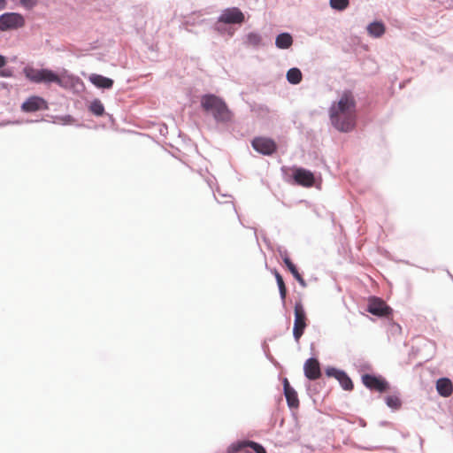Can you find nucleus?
<instances>
[{
  "label": "nucleus",
  "mask_w": 453,
  "mask_h": 453,
  "mask_svg": "<svg viewBox=\"0 0 453 453\" xmlns=\"http://www.w3.org/2000/svg\"><path fill=\"white\" fill-rule=\"evenodd\" d=\"M332 126L342 133H349L356 127L357 103L351 90H344L339 101L329 107Z\"/></svg>",
  "instance_id": "1"
},
{
  "label": "nucleus",
  "mask_w": 453,
  "mask_h": 453,
  "mask_svg": "<svg viewBox=\"0 0 453 453\" xmlns=\"http://www.w3.org/2000/svg\"><path fill=\"white\" fill-rule=\"evenodd\" d=\"M201 107L206 112H210L217 123H228L233 119V112L227 106L225 100L211 93L201 96Z\"/></svg>",
  "instance_id": "2"
},
{
  "label": "nucleus",
  "mask_w": 453,
  "mask_h": 453,
  "mask_svg": "<svg viewBox=\"0 0 453 453\" xmlns=\"http://www.w3.org/2000/svg\"><path fill=\"white\" fill-rule=\"evenodd\" d=\"M23 73L29 81L35 84H51L55 77V71L51 69H36L29 65L23 68Z\"/></svg>",
  "instance_id": "3"
},
{
  "label": "nucleus",
  "mask_w": 453,
  "mask_h": 453,
  "mask_svg": "<svg viewBox=\"0 0 453 453\" xmlns=\"http://www.w3.org/2000/svg\"><path fill=\"white\" fill-rule=\"evenodd\" d=\"M294 316L293 337L296 342H299L307 326L306 312L301 301L296 302L295 303Z\"/></svg>",
  "instance_id": "4"
},
{
  "label": "nucleus",
  "mask_w": 453,
  "mask_h": 453,
  "mask_svg": "<svg viewBox=\"0 0 453 453\" xmlns=\"http://www.w3.org/2000/svg\"><path fill=\"white\" fill-rule=\"evenodd\" d=\"M25 18L19 12H7L0 15V31L17 30L25 26Z\"/></svg>",
  "instance_id": "5"
},
{
  "label": "nucleus",
  "mask_w": 453,
  "mask_h": 453,
  "mask_svg": "<svg viewBox=\"0 0 453 453\" xmlns=\"http://www.w3.org/2000/svg\"><path fill=\"white\" fill-rule=\"evenodd\" d=\"M366 311L377 317L388 319L393 313V309L381 298L371 296L368 300Z\"/></svg>",
  "instance_id": "6"
},
{
  "label": "nucleus",
  "mask_w": 453,
  "mask_h": 453,
  "mask_svg": "<svg viewBox=\"0 0 453 453\" xmlns=\"http://www.w3.org/2000/svg\"><path fill=\"white\" fill-rule=\"evenodd\" d=\"M254 150L264 156H272L278 150L276 142L269 137L257 136L251 142Z\"/></svg>",
  "instance_id": "7"
},
{
  "label": "nucleus",
  "mask_w": 453,
  "mask_h": 453,
  "mask_svg": "<svg viewBox=\"0 0 453 453\" xmlns=\"http://www.w3.org/2000/svg\"><path fill=\"white\" fill-rule=\"evenodd\" d=\"M361 379L363 384L370 390L384 393L389 389L388 381L381 375L365 373Z\"/></svg>",
  "instance_id": "8"
},
{
  "label": "nucleus",
  "mask_w": 453,
  "mask_h": 453,
  "mask_svg": "<svg viewBox=\"0 0 453 453\" xmlns=\"http://www.w3.org/2000/svg\"><path fill=\"white\" fill-rule=\"evenodd\" d=\"M245 17L238 7H229L222 11L218 17V22L228 25H240L243 23Z\"/></svg>",
  "instance_id": "9"
},
{
  "label": "nucleus",
  "mask_w": 453,
  "mask_h": 453,
  "mask_svg": "<svg viewBox=\"0 0 453 453\" xmlns=\"http://www.w3.org/2000/svg\"><path fill=\"white\" fill-rule=\"evenodd\" d=\"M293 183L303 187H312L315 183L314 173L303 167H294L292 169Z\"/></svg>",
  "instance_id": "10"
},
{
  "label": "nucleus",
  "mask_w": 453,
  "mask_h": 453,
  "mask_svg": "<svg viewBox=\"0 0 453 453\" xmlns=\"http://www.w3.org/2000/svg\"><path fill=\"white\" fill-rule=\"evenodd\" d=\"M53 83L64 88H74L77 85H83L82 81L78 76L70 74L65 70L60 74L55 72Z\"/></svg>",
  "instance_id": "11"
},
{
  "label": "nucleus",
  "mask_w": 453,
  "mask_h": 453,
  "mask_svg": "<svg viewBox=\"0 0 453 453\" xmlns=\"http://www.w3.org/2000/svg\"><path fill=\"white\" fill-rule=\"evenodd\" d=\"M20 108L24 112H35L37 111L47 110L48 103L42 96H32L22 103Z\"/></svg>",
  "instance_id": "12"
},
{
  "label": "nucleus",
  "mask_w": 453,
  "mask_h": 453,
  "mask_svg": "<svg viewBox=\"0 0 453 453\" xmlns=\"http://www.w3.org/2000/svg\"><path fill=\"white\" fill-rule=\"evenodd\" d=\"M304 376L310 380H316L322 376L319 362L316 357L308 358L303 365Z\"/></svg>",
  "instance_id": "13"
},
{
  "label": "nucleus",
  "mask_w": 453,
  "mask_h": 453,
  "mask_svg": "<svg viewBox=\"0 0 453 453\" xmlns=\"http://www.w3.org/2000/svg\"><path fill=\"white\" fill-rule=\"evenodd\" d=\"M283 393L289 409H297L299 407V399L297 392L290 385L287 378L283 379Z\"/></svg>",
  "instance_id": "14"
},
{
  "label": "nucleus",
  "mask_w": 453,
  "mask_h": 453,
  "mask_svg": "<svg viewBox=\"0 0 453 453\" xmlns=\"http://www.w3.org/2000/svg\"><path fill=\"white\" fill-rule=\"evenodd\" d=\"M88 81L96 88L100 89H111L114 85V81L111 78L97 73H91L88 77Z\"/></svg>",
  "instance_id": "15"
},
{
  "label": "nucleus",
  "mask_w": 453,
  "mask_h": 453,
  "mask_svg": "<svg viewBox=\"0 0 453 453\" xmlns=\"http://www.w3.org/2000/svg\"><path fill=\"white\" fill-rule=\"evenodd\" d=\"M436 390L442 397H449L453 392V383L447 377L439 378L436 380Z\"/></svg>",
  "instance_id": "16"
},
{
  "label": "nucleus",
  "mask_w": 453,
  "mask_h": 453,
  "mask_svg": "<svg viewBox=\"0 0 453 453\" xmlns=\"http://www.w3.org/2000/svg\"><path fill=\"white\" fill-rule=\"evenodd\" d=\"M293 36L288 32L280 33L275 38V46L280 50L289 49L293 44Z\"/></svg>",
  "instance_id": "17"
},
{
  "label": "nucleus",
  "mask_w": 453,
  "mask_h": 453,
  "mask_svg": "<svg viewBox=\"0 0 453 453\" xmlns=\"http://www.w3.org/2000/svg\"><path fill=\"white\" fill-rule=\"evenodd\" d=\"M386 27L382 21H372L367 26L368 34L374 37L380 38L385 33Z\"/></svg>",
  "instance_id": "18"
},
{
  "label": "nucleus",
  "mask_w": 453,
  "mask_h": 453,
  "mask_svg": "<svg viewBox=\"0 0 453 453\" xmlns=\"http://www.w3.org/2000/svg\"><path fill=\"white\" fill-rule=\"evenodd\" d=\"M286 79L291 85H298L303 80V73L298 67H291L287 71Z\"/></svg>",
  "instance_id": "19"
},
{
  "label": "nucleus",
  "mask_w": 453,
  "mask_h": 453,
  "mask_svg": "<svg viewBox=\"0 0 453 453\" xmlns=\"http://www.w3.org/2000/svg\"><path fill=\"white\" fill-rule=\"evenodd\" d=\"M273 274L275 276V280H276V283H277V286H278L280 300L282 302V304L285 305L286 296H287V288H286L285 282L283 280L282 276L277 271V269H274L273 271Z\"/></svg>",
  "instance_id": "20"
},
{
  "label": "nucleus",
  "mask_w": 453,
  "mask_h": 453,
  "mask_svg": "<svg viewBox=\"0 0 453 453\" xmlns=\"http://www.w3.org/2000/svg\"><path fill=\"white\" fill-rule=\"evenodd\" d=\"M244 43L253 48H257L262 43V36L257 32H250L245 36Z\"/></svg>",
  "instance_id": "21"
},
{
  "label": "nucleus",
  "mask_w": 453,
  "mask_h": 453,
  "mask_svg": "<svg viewBox=\"0 0 453 453\" xmlns=\"http://www.w3.org/2000/svg\"><path fill=\"white\" fill-rule=\"evenodd\" d=\"M88 110L89 111L96 116V117H101L104 114L105 112V110H104V106L103 104V103L101 102L100 99L98 98H95L89 104L88 106Z\"/></svg>",
  "instance_id": "22"
},
{
  "label": "nucleus",
  "mask_w": 453,
  "mask_h": 453,
  "mask_svg": "<svg viewBox=\"0 0 453 453\" xmlns=\"http://www.w3.org/2000/svg\"><path fill=\"white\" fill-rule=\"evenodd\" d=\"M338 382L342 388V389L346 391H351L354 388V384L350 377L344 371L343 373L338 378Z\"/></svg>",
  "instance_id": "23"
},
{
  "label": "nucleus",
  "mask_w": 453,
  "mask_h": 453,
  "mask_svg": "<svg viewBox=\"0 0 453 453\" xmlns=\"http://www.w3.org/2000/svg\"><path fill=\"white\" fill-rule=\"evenodd\" d=\"M385 403L388 407L392 410H398L402 406V401L399 396L395 395H387L385 397Z\"/></svg>",
  "instance_id": "24"
},
{
  "label": "nucleus",
  "mask_w": 453,
  "mask_h": 453,
  "mask_svg": "<svg viewBox=\"0 0 453 453\" xmlns=\"http://www.w3.org/2000/svg\"><path fill=\"white\" fill-rule=\"evenodd\" d=\"M248 441L249 440H242V441H236L231 443L227 448L228 453H237L241 451L242 449L248 448Z\"/></svg>",
  "instance_id": "25"
},
{
  "label": "nucleus",
  "mask_w": 453,
  "mask_h": 453,
  "mask_svg": "<svg viewBox=\"0 0 453 453\" xmlns=\"http://www.w3.org/2000/svg\"><path fill=\"white\" fill-rule=\"evenodd\" d=\"M329 5L332 9L342 12L349 5V0H329Z\"/></svg>",
  "instance_id": "26"
},
{
  "label": "nucleus",
  "mask_w": 453,
  "mask_h": 453,
  "mask_svg": "<svg viewBox=\"0 0 453 453\" xmlns=\"http://www.w3.org/2000/svg\"><path fill=\"white\" fill-rule=\"evenodd\" d=\"M343 372V370L333 366H328L325 370V373L327 377L334 378L336 380H338Z\"/></svg>",
  "instance_id": "27"
},
{
  "label": "nucleus",
  "mask_w": 453,
  "mask_h": 453,
  "mask_svg": "<svg viewBox=\"0 0 453 453\" xmlns=\"http://www.w3.org/2000/svg\"><path fill=\"white\" fill-rule=\"evenodd\" d=\"M248 447L252 449L255 453H266L265 448L254 441H248Z\"/></svg>",
  "instance_id": "28"
},
{
  "label": "nucleus",
  "mask_w": 453,
  "mask_h": 453,
  "mask_svg": "<svg viewBox=\"0 0 453 453\" xmlns=\"http://www.w3.org/2000/svg\"><path fill=\"white\" fill-rule=\"evenodd\" d=\"M290 273L297 280V282L299 283V285L301 287L306 288L307 283H306L305 280L303 278V276L301 275V273H299L297 267L295 270H293Z\"/></svg>",
  "instance_id": "29"
},
{
  "label": "nucleus",
  "mask_w": 453,
  "mask_h": 453,
  "mask_svg": "<svg viewBox=\"0 0 453 453\" xmlns=\"http://www.w3.org/2000/svg\"><path fill=\"white\" fill-rule=\"evenodd\" d=\"M58 119L61 120L62 125H72L75 121L74 118L69 114L58 117Z\"/></svg>",
  "instance_id": "30"
},
{
  "label": "nucleus",
  "mask_w": 453,
  "mask_h": 453,
  "mask_svg": "<svg viewBox=\"0 0 453 453\" xmlns=\"http://www.w3.org/2000/svg\"><path fill=\"white\" fill-rule=\"evenodd\" d=\"M214 30L222 35L228 32L229 35H233V33L230 32V29H227L225 26L222 25V23L217 22V24L214 25Z\"/></svg>",
  "instance_id": "31"
},
{
  "label": "nucleus",
  "mask_w": 453,
  "mask_h": 453,
  "mask_svg": "<svg viewBox=\"0 0 453 453\" xmlns=\"http://www.w3.org/2000/svg\"><path fill=\"white\" fill-rule=\"evenodd\" d=\"M319 388H320V385L318 383H314V384L308 383L306 385V389L309 394H317L319 392Z\"/></svg>",
  "instance_id": "32"
},
{
  "label": "nucleus",
  "mask_w": 453,
  "mask_h": 453,
  "mask_svg": "<svg viewBox=\"0 0 453 453\" xmlns=\"http://www.w3.org/2000/svg\"><path fill=\"white\" fill-rule=\"evenodd\" d=\"M13 76V71L12 68H1L0 69V77L4 78H11Z\"/></svg>",
  "instance_id": "33"
},
{
  "label": "nucleus",
  "mask_w": 453,
  "mask_h": 453,
  "mask_svg": "<svg viewBox=\"0 0 453 453\" xmlns=\"http://www.w3.org/2000/svg\"><path fill=\"white\" fill-rule=\"evenodd\" d=\"M283 263L290 273L296 268V265L292 262L290 257H284Z\"/></svg>",
  "instance_id": "34"
},
{
  "label": "nucleus",
  "mask_w": 453,
  "mask_h": 453,
  "mask_svg": "<svg viewBox=\"0 0 453 453\" xmlns=\"http://www.w3.org/2000/svg\"><path fill=\"white\" fill-rule=\"evenodd\" d=\"M283 263L290 273L296 268V265L292 262L290 257H284Z\"/></svg>",
  "instance_id": "35"
},
{
  "label": "nucleus",
  "mask_w": 453,
  "mask_h": 453,
  "mask_svg": "<svg viewBox=\"0 0 453 453\" xmlns=\"http://www.w3.org/2000/svg\"><path fill=\"white\" fill-rule=\"evenodd\" d=\"M389 330L392 334H400L402 331V327L400 326L399 324L394 322L390 325Z\"/></svg>",
  "instance_id": "36"
},
{
  "label": "nucleus",
  "mask_w": 453,
  "mask_h": 453,
  "mask_svg": "<svg viewBox=\"0 0 453 453\" xmlns=\"http://www.w3.org/2000/svg\"><path fill=\"white\" fill-rule=\"evenodd\" d=\"M277 250L282 261H284V257H289L288 250L284 247L279 246Z\"/></svg>",
  "instance_id": "37"
},
{
  "label": "nucleus",
  "mask_w": 453,
  "mask_h": 453,
  "mask_svg": "<svg viewBox=\"0 0 453 453\" xmlns=\"http://www.w3.org/2000/svg\"><path fill=\"white\" fill-rule=\"evenodd\" d=\"M21 4L27 8H32L35 5V0H19Z\"/></svg>",
  "instance_id": "38"
},
{
  "label": "nucleus",
  "mask_w": 453,
  "mask_h": 453,
  "mask_svg": "<svg viewBox=\"0 0 453 453\" xmlns=\"http://www.w3.org/2000/svg\"><path fill=\"white\" fill-rule=\"evenodd\" d=\"M6 64L7 58L4 55L0 54V69L4 68L6 65Z\"/></svg>",
  "instance_id": "39"
},
{
  "label": "nucleus",
  "mask_w": 453,
  "mask_h": 453,
  "mask_svg": "<svg viewBox=\"0 0 453 453\" xmlns=\"http://www.w3.org/2000/svg\"><path fill=\"white\" fill-rule=\"evenodd\" d=\"M380 448H381L380 446H366V447H363L362 449L365 450H375V449H378Z\"/></svg>",
  "instance_id": "40"
},
{
  "label": "nucleus",
  "mask_w": 453,
  "mask_h": 453,
  "mask_svg": "<svg viewBox=\"0 0 453 453\" xmlns=\"http://www.w3.org/2000/svg\"><path fill=\"white\" fill-rule=\"evenodd\" d=\"M6 7H7V1L0 0V12L6 9Z\"/></svg>",
  "instance_id": "41"
},
{
  "label": "nucleus",
  "mask_w": 453,
  "mask_h": 453,
  "mask_svg": "<svg viewBox=\"0 0 453 453\" xmlns=\"http://www.w3.org/2000/svg\"><path fill=\"white\" fill-rule=\"evenodd\" d=\"M358 363H359V366L361 368L370 369V365L368 364L365 363L364 361L359 360Z\"/></svg>",
  "instance_id": "42"
},
{
  "label": "nucleus",
  "mask_w": 453,
  "mask_h": 453,
  "mask_svg": "<svg viewBox=\"0 0 453 453\" xmlns=\"http://www.w3.org/2000/svg\"><path fill=\"white\" fill-rule=\"evenodd\" d=\"M418 441H419L420 449H423L424 439L420 435H418Z\"/></svg>",
  "instance_id": "43"
},
{
  "label": "nucleus",
  "mask_w": 453,
  "mask_h": 453,
  "mask_svg": "<svg viewBox=\"0 0 453 453\" xmlns=\"http://www.w3.org/2000/svg\"><path fill=\"white\" fill-rule=\"evenodd\" d=\"M254 230V235H255V238L257 240V242L258 241V237H257V229L256 228H253Z\"/></svg>",
  "instance_id": "44"
},
{
  "label": "nucleus",
  "mask_w": 453,
  "mask_h": 453,
  "mask_svg": "<svg viewBox=\"0 0 453 453\" xmlns=\"http://www.w3.org/2000/svg\"><path fill=\"white\" fill-rule=\"evenodd\" d=\"M387 449H388V450H392V451H395V449L394 447H388V448H387Z\"/></svg>",
  "instance_id": "45"
},
{
  "label": "nucleus",
  "mask_w": 453,
  "mask_h": 453,
  "mask_svg": "<svg viewBox=\"0 0 453 453\" xmlns=\"http://www.w3.org/2000/svg\"><path fill=\"white\" fill-rule=\"evenodd\" d=\"M263 239H264L265 242H267V238L265 235L263 236Z\"/></svg>",
  "instance_id": "46"
},
{
  "label": "nucleus",
  "mask_w": 453,
  "mask_h": 453,
  "mask_svg": "<svg viewBox=\"0 0 453 453\" xmlns=\"http://www.w3.org/2000/svg\"><path fill=\"white\" fill-rule=\"evenodd\" d=\"M213 196H214L215 200H218L216 194H213Z\"/></svg>",
  "instance_id": "47"
},
{
  "label": "nucleus",
  "mask_w": 453,
  "mask_h": 453,
  "mask_svg": "<svg viewBox=\"0 0 453 453\" xmlns=\"http://www.w3.org/2000/svg\"><path fill=\"white\" fill-rule=\"evenodd\" d=\"M213 196H214L215 200H218L216 194H213Z\"/></svg>",
  "instance_id": "48"
},
{
  "label": "nucleus",
  "mask_w": 453,
  "mask_h": 453,
  "mask_svg": "<svg viewBox=\"0 0 453 453\" xmlns=\"http://www.w3.org/2000/svg\"><path fill=\"white\" fill-rule=\"evenodd\" d=\"M213 196H214L215 200H218L216 194H213Z\"/></svg>",
  "instance_id": "49"
},
{
  "label": "nucleus",
  "mask_w": 453,
  "mask_h": 453,
  "mask_svg": "<svg viewBox=\"0 0 453 453\" xmlns=\"http://www.w3.org/2000/svg\"><path fill=\"white\" fill-rule=\"evenodd\" d=\"M403 437L406 438V437H407V434H403Z\"/></svg>",
  "instance_id": "50"
}]
</instances>
